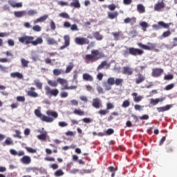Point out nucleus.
Segmentation results:
<instances>
[{"mask_svg":"<svg viewBox=\"0 0 177 177\" xmlns=\"http://www.w3.org/2000/svg\"><path fill=\"white\" fill-rule=\"evenodd\" d=\"M145 52L139 48H135L133 47H130L128 48V50H126L123 53V55L124 57H128L129 55H131L132 56H142Z\"/></svg>","mask_w":177,"mask_h":177,"instance_id":"obj_1","label":"nucleus"},{"mask_svg":"<svg viewBox=\"0 0 177 177\" xmlns=\"http://www.w3.org/2000/svg\"><path fill=\"white\" fill-rule=\"evenodd\" d=\"M100 55V51L99 50H91V54L86 55V63H93L100 59V57H97Z\"/></svg>","mask_w":177,"mask_h":177,"instance_id":"obj_2","label":"nucleus"},{"mask_svg":"<svg viewBox=\"0 0 177 177\" xmlns=\"http://www.w3.org/2000/svg\"><path fill=\"white\" fill-rule=\"evenodd\" d=\"M45 93L47 96H49V97H52V96H54V97H56L59 95V89L57 88H52L49 86H45L44 87Z\"/></svg>","mask_w":177,"mask_h":177,"instance_id":"obj_3","label":"nucleus"},{"mask_svg":"<svg viewBox=\"0 0 177 177\" xmlns=\"http://www.w3.org/2000/svg\"><path fill=\"white\" fill-rule=\"evenodd\" d=\"M35 114L37 115L41 121H44V122H53L54 119L53 118L48 117L45 115H42L41 111L39 109H36L35 111Z\"/></svg>","mask_w":177,"mask_h":177,"instance_id":"obj_4","label":"nucleus"},{"mask_svg":"<svg viewBox=\"0 0 177 177\" xmlns=\"http://www.w3.org/2000/svg\"><path fill=\"white\" fill-rule=\"evenodd\" d=\"M18 39L21 44H23V45H30V44H32V41H34V37L24 35L21 37H19Z\"/></svg>","mask_w":177,"mask_h":177,"instance_id":"obj_5","label":"nucleus"},{"mask_svg":"<svg viewBox=\"0 0 177 177\" xmlns=\"http://www.w3.org/2000/svg\"><path fill=\"white\" fill-rule=\"evenodd\" d=\"M171 23L165 24V22L160 21L158 22V24L152 25V28L156 31L161 30V28H169V26L171 25Z\"/></svg>","mask_w":177,"mask_h":177,"instance_id":"obj_6","label":"nucleus"},{"mask_svg":"<svg viewBox=\"0 0 177 177\" xmlns=\"http://www.w3.org/2000/svg\"><path fill=\"white\" fill-rule=\"evenodd\" d=\"M89 39H86V37H77L75 39V43L76 45H89Z\"/></svg>","mask_w":177,"mask_h":177,"instance_id":"obj_7","label":"nucleus"},{"mask_svg":"<svg viewBox=\"0 0 177 177\" xmlns=\"http://www.w3.org/2000/svg\"><path fill=\"white\" fill-rule=\"evenodd\" d=\"M138 46L145 50H154V49H156V44L150 42L148 43V46L142 43H138Z\"/></svg>","mask_w":177,"mask_h":177,"instance_id":"obj_8","label":"nucleus"},{"mask_svg":"<svg viewBox=\"0 0 177 177\" xmlns=\"http://www.w3.org/2000/svg\"><path fill=\"white\" fill-rule=\"evenodd\" d=\"M164 73V70L162 68H156L152 69L151 76L154 78H158V77H161V74Z\"/></svg>","mask_w":177,"mask_h":177,"instance_id":"obj_9","label":"nucleus"},{"mask_svg":"<svg viewBox=\"0 0 177 177\" xmlns=\"http://www.w3.org/2000/svg\"><path fill=\"white\" fill-rule=\"evenodd\" d=\"M64 44L63 46L59 47V50H63L66 49V48H68L70 46V35H66L64 36Z\"/></svg>","mask_w":177,"mask_h":177,"instance_id":"obj_10","label":"nucleus"},{"mask_svg":"<svg viewBox=\"0 0 177 177\" xmlns=\"http://www.w3.org/2000/svg\"><path fill=\"white\" fill-rule=\"evenodd\" d=\"M122 74H124V75H133V68L129 66H124L122 70Z\"/></svg>","mask_w":177,"mask_h":177,"instance_id":"obj_11","label":"nucleus"},{"mask_svg":"<svg viewBox=\"0 0 177 177\" xmlns=\"http://www.w3.org/2000/svg\"><path fill=\"white\" fill-rule=\"evenodd\" d=\"M145 80H146V77L142 75V73H139L136 75L135 82L137 84V85H139V84L144 82Z\"/></svg>","mask_w":177,"mask_h":177,"instance_id":"obj_12","label":"nucleus"},{"mask_svg":"<svg viewBox=\"0 0 177 177\" xmlns=\"http://www.w3.org/2000/svg\"><path fill=\"white\" fill-rule=\"evenodd\" d=\"M19 161L21 162V164L28 165L29 164H31V157L29 156H24Z\"/></svg>","mask_w":177,"mask_h":177,"instance_id":"obj_13","label":"nucleus"},{"mask_svg":"<svg viewBox=\"0 0 177 177\" xmlns=\"http://www.w3.org/2000/svg\"><path fill=\"white\" fill-rule=\"evenodd\" d=\"M28 96L30 97H38V93L35 92V87H30V91L27 92Z\"/></svg>","mask_w":177,"mask_h":177,"instance_id":"obj_14","label":"nucleus"},{"mask_svg":"<svg viewBox=\"0 0 177 177\" xmlns=\"http://www.w3.org/2000/svg\"><path fill=\"white\" fill-rule=\"evenodd\" d=\"M92 106L95 109H99L100 107H102V102H100V99L99 98L93 99Z\"/></svg>","mask_w":177,"mask_h":177,"instance_id":"obj_15","label":"nucleus"},{"mask_svg":"<svg viewBox=\"0 0 177 177\" xmlns=\"http://www.w3.org/2000/svg\"><path fill=\"white\" fill-rule=\"evenodd\" d=\"M49 17L48 15H44L39 18H37L36 20L34 21L33 24H38V23H44L46 21V19Z\"/></svg>","mask_w":177,"mask_h":177,"instance_id":"obj_16","label":"nucleus"},{"mask_svg":"<svg viewBox=\"0 0 177 177\" xmlns=\"http://www.w3.org/2000/svg\"><path fill=\"white\" fill-rule=\"evenodd\" d=\"M69 6H71V8H74L75 9H80V8H81L80 0H72V2L70 3Z\"/></svg>","mask_w":177,"mask_h":177,"instance_id":"obj_17","label":"nucleus"},{"mask_svg":"<svg viewBox=\"0 0 177 177\" xmlns=\"http://www.w3.org/2000/svg\"><path fill=\"white\" fill-rule=\"evenodd\" d=\"M131 96H133V102H135L136 103H139V102H142V100H143V96H138V93H133L131 94Z\"/></svg>","mask_w":177,"mask_h":177,"instance_id":"obj_18","label":"nucleus"},{"mask_svg":"<svg viewBox=\"0 0 177 177\" xmlns=\"http://www.w3.org/2000/svg\"><path fill=\"white\" fill-rule=\"evenodd\" d=\"M165 149L167 154H171V153H174V145L169 143L166 144Z\"/></svg>","mask_w":177,"mask_h":177,"instance_id":"obj_19","label":"nucleus"},{"mask_svg":"<svg viewBox=\"0 0 177 177\" xmlns=\"http://www.w3.org/2000/svg\"><path fill=\"white\" fill-rule=\"evenodd\" d=\"M8 3L12 6V8H22L23 3H16L15 0H8Z\"/></svg>","mask_w":177,"mask_h":177,"instance_id":"obj_20","label":"nucleus"},{"mask_svg":"<svg viewBox=\"0 0 177 177\" xmlns=\"http://www.w3.org/2000/svg\"><path fill=\"white\" fill-rule=\"evenodd\" d=\"M124 23L125 24H129V23L131 25L135 24V23H136V17H133L131 18L127 17L124 19Z\"/></svg>","mask_w":177,"mask_h":177,"instance_id":"obj_21","label":"nucleus"},{"mask_svg":"<svg viewBox=\"0 0 177 177\" xmlns=\"http://www.w3.org/2000/svg\"><path fill=\"white\" fill-rule=\"evenodd\" d=\"M82 78L84 81H87L88 82H93V77L89 73H84Z\"/></svg>","mask_w":177,"mask_h":177,"instance_id":"obj_22","label":"nucleus"},{"mask_svg":"<svg viewBox=\"0 0 177 177\" xmlns=\"http://www.w3.org/2000/svg\"><path fill=\"white\" fill-rule=\"evenodd\" d=\"M10 77L12 78H18V80H23L24 78V76L19 72L11 73Z\"/></svg>","mask_w":177,"mask_h":177,"instance_id":"obj_23","label":"nucleus"},{"mask_svg":"<svg viewBox=\"0 0 177 177\" xmlns=\"http://www.w3.org/2000/svg\"><path fill=\"white\" fill-rule=\"evenodd\" d=\"M44 43V39L42 37H37L35 41L32 40V45L33 46H37V45H41Z\"/></svg>","mask_w":177,"mask_h":177,"instance_id":"obj_24","label":"nucleus"},{"mask_svg":"<svg viewBox=\"0 0 177 177\" xmlns=\"http://www.w3.org/2000/svg\"><path fill=\"white\" fill-rule=\"evenodd\" d=\"M117 17H118V12H108V19H110L111 20H114V19H117Z\"/></svg>","mask_w":177,"mask_h":177,"instance_id":"obj_25","label":"nucleus"},{"mask_svg":"<svg viewBox=\"0 0 177 177\" xmlns=\"http://www.w3.org/2000/svg\"><path fill=\"white\" fill-rule=\"evenodd\" d=\"M47 138L48 132L46 131H43L42 133L37 136V139H39V140H46Z\"/></svg>","mask_w":177,"mask_h":177,"instance_id":"obj_26","label":"nucleus"},{"mask_svg":"<svg viewBox=\"0 0 177 177\" xmlns=\"http://www.w3.org/2000/svg\"><path fill=\"white\" fill-rule=\"evenodd\" d=\"M164 8H165V3L163 1H162L160 3H158L154 6L155 10H157V11L161 10V9H164Z\"/></svg>","mask_w":177,"mask_h":177,"instance_id":"obj_27","label":"nucleus"},{"mask_svg":"<svg viewBox=\"0 0 177 177\" xmlns=\"http://www.w3.org/2000/svg\"><path fill=\"white\" fill-rule=\"evenodd\" d=\"M171 109V105H166L165 106L158 107L157 111L158 113H164V111H168Z\"/></svg>","mask_w":177,"mask_h":177,"instance_id":"obj_28","label":"nucleus"},{"mask_svg":"<svg viewBox=\"0 0 177 177\" xmlns=\"http://www.w3.org/2000/svg\"><path fill=\"white\" fill-rule=\"evenodd\" d=\"M93 35L97 41H102V39H103V35H102L99 31L94 32Z\"/></svg>","mask_w":177,"mask_h":177,"instance_id":"obj_29","label":"nucleus"},{"mask_svg":"<svg viewBox=\"0 0 177 177\" xmlns=\"http://www.w3.org/2000/svg\"><path fill=\"white\" fill-rule=\"evenodd\" d=\"M27 15V12L24 10L22 11H15L14 12V15L15 17H23V16H26Z\"/></svg>","mask_w":177,"mask_h":177,"instance_id":"obj_30","label":"nucleus"},{"mask_svg":"<svg viewBox=\"0 0 177 177\" xmlns=\"http://www.w3.org/2000/svg\"><path fill=\"white\" fill-rule=\"evenodd\" d=\"M57 84H59L60 85H68V82L67 81V80L62 78V77H58L57 79Z\"/></svg>","mask_w":177,"mask_h":177,"instance_id":"obj_31","label":"nucleus"},{"mask_svg":"<svg viewBox=\"0 0 177 177\" xmlns=\"http://www.w3.org/2000/svg\"><path fill=\"white\" fill-rule=\"evenodd\" d=\"M137 10L140 13H146V8L143 4H138L137 5Z\"/></svg>","mask_w":177,"mask_h":177,"instance_id":"obj_32","label":"nucleus"},{"mask_svg":"<svg viewBox=\"0 0 177 177\" xmlns=\"http://www.w3.org/2000/svg\"><path fill=\"white\" fill-rule=\"evenodd\" d=\"M3 146H10L13 145V140H12V138H7L4 142L2 144Z\"/></svg>","mask_w":177,"mask_h":177,"instance_id":"obj_33","label":"nucleus"},{"mask_svg":"<svg viewBox=\"0 0 177 177\" xmlns=\"http://www.w3.org/2000/svg\"><path fill=\"white\" fill-rule=\"evenodd\" d=\"M70 89H77V86L72 85L68 86V84L65 85L60 88V91H68Z\"/></svg>","mask_w":177,"mask_h":177,"instance_id":"obj_34","label":"nucleus"},{"mask_svg":"<svg viewBox=\"0 0 177 177\" xmlns=\"http://www.w3.org/2000/svg\"><path fill=\"white\" fill-rule=\"evenodd\" d=\"M74 68V64L73 62H70L68 66H66L65 73L66 74H68V73H71V70Z\"/></svg>","mask_w":177,"mask_h":177,"instance_id":"obj_35","label":"nucleus"},{"mask_svg":"<svg viewBox=\"0 0 177 177\" xmlns=\"http://www.w3.org/2000/svg\"><path fill=\"white\" fill-rule=\"evenodd\" d=\"M46 114L47 115H51L53 118H57L59 117V114L56 111H47Z\"/></svg>","mask_w":177,"mask_h":177,"instance_id":"obj_36","label":"nucleus"},{"mask_svg":"<svg viewBox=\"0 0 177 177\" xmlns=\"http://www.w3.org/2000/svg\"><path fill=\"white\" fill-rule=\"evenodd\" d=\"M140 27H142V31H147V28L149 27V24L146 21H142L140 23Z\"/></svg>","mask_w":177,"mask_h":177,"instance_id":"obj_37","label":"nucleus"},{"mask_svg":"<svg viewBox=\"0 0 177 177\" xmlns=\"http://www.w3.org/2000/svg\"><path fill=\"white\" fill-rule=\"evenodd\" d=\"M47 84L53 88H56L58 85L57 80H48Z\"/></svg>","mask_w":177,"mask_h":177,"instance_id":"obj_38","label":"nucleus"},{"mask_svg":"<svg viewBox=\"0 0 177 177\" xmlns=\"http://www.w3.org/2000/svg\"><path fill=\"white\" fill-rule=\"evenodd\" d=\"M162 100H164L163 98L151 99V104H153V106H156V104H158V103H160V102H162Z\"/></svg>","mask_w":177,"mask_h":177,"instance_id":"obj_39","label":"nucleus"},{"mask_svg":"<svg viewBox=\"0 0 177 177\" xmlns=\"http://www.w3.org/2000/svg\"><path fill=\"white\" fill-rule=\"evenodd\" d=\"M21 66L24 68H28V64L30 63V62L28 60H26L24 58H21Z\"/></svg>","mask_w":177,"mask_h":177,"instance_id":"obj_40","label":"nucleus"},{"mask_svg":"<svg viewBox=\"0 0 177 177\" xmlns=\"http://www.w3.org/2000/svg\"><path fill=\"white\" fill-rule=\"evenodd\" d=\"M63 175H64V172L63 171V170L62 169L57 170L54 173V176L56 177L63 176Z\"/></svg>","mask_w":177,"mask_h":177,"instance_id":"obj_41","label":"nucleus"},{"mask_svg":"<svg viewBox=\"0 0 177 177\" xmlns=\"http://www.w3.org/2000/svg\"><path fill=\"white\" fill-rule=\"evenodd\" d=\"M122 34V32H112L111 35L113 36L115 41L120 39V36Z\"/></svg>","mask_w":177,"mask_h":177,"instance_id":"obj_42","label":"nucleus"},{"mask_svg":"<svg viewBox=\"0 0 177 177\" xmlns=\"http://www.w3.org/2000/svg\"><path fill=\"white\" fill-rule=\"evenodd\" d=\"M73 113L76 115H85V112L81 109H75L73 111Z\"/></svg>","mask_w":177,"mask_h":177,"instance_id":"obj_43","label":"nucleus"},{"mask_svg":"<svg viewBox=\"0 0 177 177\" xmlns=\"http://www.w3.org/2000/svg\"><path fill=\"white\" fill-rule=\"evenodd\" d=\"M46 41L48 45H55V44H57V42H56V40H55V39L50 38V37H48L46 39Z\"/></svg>","mask_w":177,"mask_h":177,"instance_id":"obj_44","label":"nucleus"},{"mask_svg":"<svg viewBox=\"0 0 177 177\" xmlns=\"http://www.w3.org/2000/svg\"><path fill=\"white\" fill-rule=\"evenodd\" d=\"M122 82H124V79H121V78H116L115 80V84L117 86H120L122 85Z\"/></svg>","mask_w":177,"mask_h":177,"instance_id":"obj_45","label":"nucleus"},{"mask_svg":"<svg viewBox=\"0 0 177 177\" xmlns=\"http://www.w3.org/2000/svg\"><path fill=\"white\" fill-rule=\"evenodd\" d=\"M34 82L37 89L42 90V82H39V80H35Z\"/></svg>","mask_w":177,"mask_h":177,"instance_id":"obj_46","label":"nucleus"},{"mask_svg":"<svg viewBox=\"0 0 177 177\" xmlns=\"http://www.w3.org/2000/svg\"><path fill=\"white\" fill-rule=\"evenodd\" d=\"M174 88H175V84L171 83L165 87L164 91H171V89H174Z\"/></svg>","mask_w":177,"mask_h":177,"instance_id":"obj_47","label":"nucleus"},{"mask_svg":"<svg viewBox=\"0 0 177 177\" xmlns=\"http://www.w3.org/2000/svg\"><path fill=\"white\" fill-rule=\"evenodd\" d=\"M107 84H109V85H111V86L115 84V80L114 79V77H109L107 80Z\"/></svg>","mask_w":177,"mask_h":177,"instance_id":"obj_48","label":"nucleus"},{"mask_svg":"<svg viewBox=\"0 0 177 177\" xmlns=\"http://www.w3.org/2000/svg\"><path fill=\"white\" fill-rule=\"evenodd\" d=\"M59 17L62 19H70V15L67 12H61L59 14Z\"/></svg>","mask_w":177,"mask_h":177,"instance_id":"obj_49","label":"nucleus"},{"mask_svg":"<svg viewBox=\"0 0 177 177\" xmlns=\"http://www.w3.org/2000/svg\"><path fill=\"white\" fill-rule=\"evenodd\" d=\"M32 30H33V31H35L36 32H39L40 31H41L42 28L39 25H35L32 28Z\"/></svg>","mask_w":177,"mask_h":177,"instance_id":"obj_50","label":"nucleus"},{"mask_svg":"<svg viewBox=\"0 0 177 177\" xmlns=\"http://www.w3.org/2000/svg\"><path fill=\"white\" fill-rule=\"evenodd\" d=\"M107 66V61L102 62L97 68V70H102V68H104V66Z\"/></svg>","mask_w":177,"mask_h":177,"instance_id":"obj_51","label":"nucleus"},{"mask_svg":"<svg viewBox=\"0 0 177 177\" xmlns=\"http://www.w3.org/2000/svg\"><path fill=\"white\" fill-rule=\"evenodd\" d=\"M15 133L13 136L14 138H18V139H21V131L20 130H15Z\"/></svg>","mask_w":177,"mask_h":177,"instance_id":"obj_52","label":"nucleus"},{"mask_svg":"<svg viewBox=\"0 0 177 177\" xmlns=\"http://www.w3.org/2000/svg\"><path fill=\"white\" fill-rule=\"evenodd\" d=\"M38 12H37V10H29L28 11V16H35V15H37Z\"/></svg>","mask_w":177,"mask_h":177,"instance_id":"obj_53","label":"nucleus"},{"mask_svg":"<svg viewBox=\"0 0 177 177\" xmlns=\"http://www.w3.org/2000/svg\"><path fill=\"white\" fill-rule=\"evenodd\" d=\"M130 104H131V102H129V100H126L123 102L122 104V107H124V108L129 107Z\"/></svg>","mask_w":177,"mask_h":177,"instance_id":"obj_54","label":"nucleus"},{"mask_svg":"<svg viewBox=\"0 0 177 177\" xmlns=\"http://www.w3.org/2000/svg\"><path fill=\"white\" fill-rule=\"evenodd\" d=\"M60 97L64 99L68 97V93L67 91H62L59 94Z\"/></svg>","mask_w":177,"mask_h":177,"instance_id":"obj_55","label":"nucleus"},{"mask_svg":"<svg viewBox=\"0 0 177 177\" xmlns=\"http://www.w3.org/2000/svg\"><path fill=\"white\" fill-rule=\"evenodd\" d=\"M25 149H26V150H27L28 153H37V149H35L28 147H26Z\"/></svg>","mask_w":177,"mask_h":177,"instance_id":"obj_56","label":"nucleus"},{"mask_svg":"<svg viewBox=\"0 0 177 177\" xmlns=\"http://www.w3.org/2000/svg\"><path fill=\"white\" fill-rule=\"evenodd\" d=\"M171 31L169 30H167V31H165L162 33V35H161V37L162 38H167L168 37H169V35H171Z\"/></svg>","mask_w":177,"mask_h":177,"instance_id":"obj_57","label":"nucleus"},{"mask_svg":"<svg viewBox=\"0 0 177 177\" xmlns=\"http://www.w3.org/2000/svg\"><path fill=\"white\" fill-rule=\"evenodd\" d=\"M109 113H110V111H107V109L100 110L98 111V114H100L101 115H106V114H109Z\"/></svg>","mask_w":177,"mask_h":177,"instance_id":"obj_58","label":"nucleus"},{"mask_svg":"<svg viewBox=\"0 0 177 177\" xmlns=\"http://www.w3.org/2000/svg\"><path fill=\"white\" fill-rule=\"evenodd\" d=\"M58 125L61 128H64L66 127H68V123H67L66 122H59Z\"/></svg>","mask_w":177,"mask_h":177,"instance_id":"obj_59","label":"nucleus"},{"mask_svg":"<svg viewBox=\"0 0 177 177\" xmlns=\"http://www.w3.org/2000/svg\"><path fill=\"white\" fill-rule=\"evenodd\" d=\"M164 80H165L166 81H171V80H174V75H167L164 77Z\"/></svg>","mask_w":177,"mask_h":177,"instance_id":"obj_60","label":"nucleus"},{"mask_svg":"<svg viewBox=\"0 0 177 177\" xmlns=\"http://www.w3.org/2000/svg\"><path fill=\"white\" fill-rule=\"evenodd\" d=\"M62 69H54L53 73L54 75L58 76L62 74Z\"/></svg>","mask_w":177,"mask_h":177,"instance_id":"obj_61","label":"nucleus"},{"mask_svg":"<svg viewBox=\"0 0 177 177\" xmlns=\"http://www.w3.org/2000/svg\"><path fill=\"white\" fill-rule=\"evenodd\" d=\"M50 30H53V31L56 30V24L55 23V21H53V20L50 21Z\"/></svg>","mask_w":177,"mask_h":177,"instance_id":"obj_62","label":"nucleus"},{"mask_svg":"<svg viewBox=\"0 0 177 177\" xmlns=\"http://www.w3.org/2000/svg\"><path fill=\"white\" fill-rule=\"evenodd\" d=\"M112 109H114V104L111 102L106 103V110H112Z\"/></svg>","mask_w":177,"mask_h":177,"instance_id":"obj_63","label":"nucleus"},{"mask_svg":"<svg viewBox=\"0 0 177 177\" xmlns=\"http://www.w3.org/2000/svg\"><path fill=\"white\" fill-rule=\"evenodd\" d=\"M113 133H114V129H108L106 131V134L105 135L110 136V135H113Z\"/></svg>","mask_w":177,"mask_h":177,"instance_id":"obj_64","label":"nucleus"}]
</instances>
